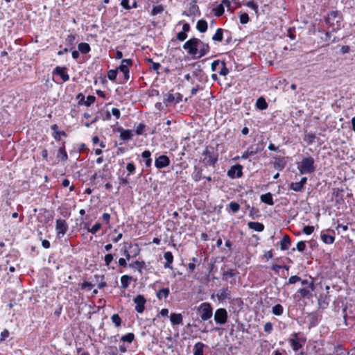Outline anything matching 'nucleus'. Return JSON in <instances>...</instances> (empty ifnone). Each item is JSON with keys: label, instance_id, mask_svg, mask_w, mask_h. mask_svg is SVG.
<instances>
[{"label": "nucleus", "instance_id": "obj_1", "mask_svg": "<svg viewBox=\"0 0 355 355\" xmlns=\"http://www.w3.org/2000/svg\"><path fill=\"white\" fill-rule=\"evenodd\" d=\"M314 159L309 156L304 157L301 162L297 165V169L301 175L309 174L315 171Z\"/></svg>", "mask_w": 355, "mask_h": 355}, {"label": "nucleus", "instance_id": "obj_2", "mask_svg": "<svg viewBox=\"0 0 355 355\" xmlns=\"http://www.w3.org/2000/svg\"><path fill=\"white\" fill-rule=\"evenodd\" d=\"M200 313V318L202 321H206L210 319L213 315V309L209 302H203L200 304L198 309Z\"/></svg>", "mask_w": 355, "mask_h": 355}, {"label": "nucleus", "instance_id": "obj_3", "mask_svg": "<svg viewBox=\"0 0 355 355\" xmlns=\"http://www.w3.org/2000/svg\"><path fill=\"white\" fill-rule=\"evenodd\" d=\"M198 42H199L198 38L193 37L184 44L183 49L187 51L188 54L197 55L198 53Z\"/></svg>", "mask_w": 355, "mask_h": 355}, {"label": "nucleus", "instance_id": "obj_4", "mask_svg": "<svg viewBox=\"0 0 355 355\" xmlns=\"http://www.w3.org/2000/svg\"><path fill=\"white\" fill-rule=\"evenodd\" d=\"M292 336L293 338H290L288 342L293 350L296 352L300 349L302 348L303 345L306 343V339L302 337H299L297 333H293Z\"/></svg>", "mask_w": 355, "mask_h": 355}, {"label": "nucleus", "instance_id": "obj_5", "mask_svg": "<svg viewBox=\"0 0 355 355\" xmlns=\"http://www.w3.org/2000/svg\"><path fill=\"white\" fill-rule=\"evenodd\" d=\"M214 318L216 324L220 325L225 324L228 318L227 311L224 308H219L216 310Z\"/></svg>", "mask_w": 355, "mask_h": 355}, {"label": "nucleus", "instance_id": "obj_6", "mask_svg": "<svg viewBox=\"0 0 355 355\" xmlns=\"http://www.w3.org/2000/svg\"><path fill=\"white\" fill-rule=\"evenodd\" d=\"M204 156L203 162L206 166H214L216 163L218 158L215 155L214 151H210L209 149H206L202 153Z\"/></svg>", "mask_w": 355, "mask_h": 355}, {"label": "nucleus", "instance_id": "obj_7", "mask_svg": "<svg viewBox=\"0 0 355 355\" xmlns=\"http://www.w3.org/2000/svg\"><path fill=\"white\" fill-rule=\"evenodd\" d=\"M68 230V225L65 220L59 218L56 220L55 231L58 236H63Z\"/></svg>", "mask_w": 355, "mask_h": 355}, {"label": "nucleus", "instance_id": "obj_8", "mask_svg": "<svg viewBox=\"0 0 355 355\" xmlns=\"http://www.w3.org/2000/svg\"><path fill=\"white\" fill-rule=\"evenodd\" d=\"M340 17L338 16V12L337 10H332L325 17V22L330 26H334L336 24L340 23Z\"/></svg>", "mask_w": 355, "mask_h": 355}, {"label": "nucleus", "instance_id": "obj_9", "mask_svg": "<svg viewBox=\"0 0 355 355\" xmlns=\"http://www.w3.org/2000/svg\"><path fill=\"white\" fill-rule=\"evenodd\" d=\"M133 301H134L135 304H136L135 310L139 313H143L145 309V304L146 302V300L145 297H144V295H137L134 298Z\"/></svg>", "mask_w": 355, "mask_h": 355}, {"label": "nucleus", "instance_id": "obj_10", "mask_svg": "<svg viewBox=\"0 0 355 355\" xmlns=\"http://www.w3.org/2000/svg\"><path fill=\"white\" fill-rule=\"evenodd\" d=\"M242 169L243 167L240 164L234 165L228 170L227 175L232 179L241 178L243 175Z\"/></svg>", "mask_w": 355, "mask_h": 355}, {"label": "nucleus", "instance_id": "obj_11", "mask_svg": "<svg viewBox=\"0 0 355 355\" xmlns=\"http://www.w3.org/2000/svg\"><path fill=\"white\" fill-rule=\"evenodd\" d=\"M169 164H170L169 157L164 155H159L155 160V166L158 169H161L164 167H166Z\"/></svg>", "mask_w": 355, "mask_h": 355}, {"label": "nucleus", "instance_id": "obj_12", "mask_svg": "<svg viewBox=\"0 0 355 355\" xmlns=\"http://www.w3.org/2000/svg\"><path fill=\"white\" fill-rule=\"evenodd\" d=\"M198 42H198V49L199 48V50L197 55V58H200L207 55L209 52L210 47L208 43H205L201 41L200 39H198Z\"/></svg>", "mask_w": 355, "mask_h": 355}, {"label": "nucleus", "instance_id": "obj_13", "mask_svg": "<svg viewBox=\"0 0 355 355\" xmlns=\"http://www.w3.org/2000/svg\"><path fill=\"white\" fill-rule=\"evenodd\" d=\"M182 95L180 93L167 94L165 95L164 101L167 103H178L182 101Z\"/></svg>", "mask_w": 355, "mask_h": 355}, {"label": "nucleus", "instance_id": "obj_14", "mask_svg": "<svg viewBox=\"0 0 355 355\" xmlns=\"http://www.w3.org/2000/svg\"><path fill=\"white\" fill-rule=\"evenodd\" d=\"M216 297L220 302H223L225 300H230L232 297L231 291L227 287L223 288L217 293Z\"/></svg>", "mask_w": 355, "mask_h": 355}, {"label": "nucleus", "instance_id": "obj_15", "mask_svg": "<svg viewBox=\"0 0 355 355\" xmlns=\"http://www.w3.org/2000/svg\"><path fill=\"white\" fill-rule=\"evenodd\" d=\"M53 73H55L60 76L64 82H67L69 80V76L67 72V68L56 67L53 71Z\"/></svg>", "mask_w": 355, "mask_h": 355}, {"label": "nucleus", "instance_id": "obj_16", "mask_svg": "<svg viewBox=\"0 0 355 355\" xmlns=\"http://www.w3.org/2000/svg\"><path fill=\"white\" fill-rule=\"evenodd\" d=\"M286 164V160L284 157H275L274 167L276 169L282 171L285 168Z\"/></svg>", "mask_w": 355, "mask_h": 355}, {"label": "nucleus", "instance_id": "obj_17", "mask_svg": "<svg viewBox=\"0 0 355 355\" xmlns=\"http://www.w3.org/2000/svg\"><path fill=\"white\" fill-rule=\"evenodd\" d=\"M291 244V240L288 235H284L280 243V248L282 250H287Z\"/></svg>", "mask_w": 355, "mask_h": 355}, {"label": "nucleus", "instance_id": "obj_18", "mask_svg": "<svg viewBox=\"0 0 355 355\" xmlns=\"http://www.w3.org/2000/svg\"><path fill=\"white\" fill-rule=\"evenodd\" d=\"M164 257L166 260V263H164V268H170L171 269L172 268V263H173V254L171 253V252H166L164 254Z\"/></svg>", "mask_w": 355, "mask_h": 355}, {"label": "nucleus", "instance_id": "obj_19", "mask_svg": "<svg viewBox=\"0 0 355 355\" xmlns=\"http://www.w3.org/2000/svg\"><path fill=\"white\" fill-rule=\"evenodd\" d=\"M170 320L173 325L182 324V315L180 313H171Z\"/></svg>", "mask_w": 355, "mask_h": 355}, {"label": "nucleus", "instance_id": "obj_20", "mask_svg": "<svg viewBox=\"0 0 355 355\" xmlns=\"http://www.w3.org/2000/svg\"><path fill=\"white\" fill-rule=\"evenodd\" d=\"M248 226L256 232H262L264 230L263 224L259 222H249Z\"/></svg>", "mask_w": 355, "mask_h": 355}, {"label": "nucleus", "instance_id": "obj_21", "mask_svg": "<svg viewBox=\"0 0 355 355\" xmlns=\"http://www.w3.org/2000/svg\"><path fill=\"white\" fill-rule=\"evenodd\" d=\"M57 157L62 162L67 161L68 159V155L65 149V146L63 144L62 147H60L58 151Z\"/></svg>", "mask_w": 355, "mask_h": 355}, {"label": "nucleus", "instance_id": "obj_22", "mask_svg": "<svg viewBox=\"0 0 355 355\" xmlns=\"http://www.w3.org/2000/svg\"><path fill=\"white\" fill-rule=\"evenodd\" d=\"M207 22L204 19H200L196 24V28L200 33H205L207 30Z\"/></svg>", "mask_w": 355, "mask_h": 355}, {"label": "nucleus", "instance_id": "obj_23", "mask_svg": "<svg viewBox=\"0 0 355 355\" xmlns=\"http://www.w3.org/2000/svg\"><path fill=\"white\" fill-rule=\"evenodd\" d=\"M205 347L206 345L201 342L196 343L194 345L193 355H204L203 349Z\"/></svg>", "mask_w": 355, "mask_h": 355}, {"label": "nucleus", "instance_id": "obj_24", "mask_svg": "<svg viewBox=\"0 0 355 355\" xmlns=\"http://www.w3.org/2000/svg\"><path fill=\"white\" fill-rule=\"evenodd\" d=\"M261 202L268 205H273L274 201L272 199V196L270 193H267L266 194H263L261 196Z\"/></svg>", "mask_w": 355, "mask_h": 355}, {"label": "nucleus", "instance_id": "obj_25", "mask_svg": "<svg viewBox=\"0 0 355 355\" xmlns=\"http://www.w3.org/2000/svg\"><path fill=\"white\" fill-rule=\"evenodd\" d=\"M128 245V248L130 250L129 252L133 258L139 254L140 248L137 244L129 243Z\"/></svg>", "mask_w": 355, "mask_h": 355}, {"label": "nucleus", "instance_id": "obj_26", "mask_svg": "<svg viewBox=\"0 0 355 355\" xmlns=\"http://www.w3.org/2000/svg\"><path fill=\"white\" fill-rule=\"evenodd\" d=\"M251 153H252V155H256L258 153L261 152L264 148L263 143H259L256 146H250L248 147Z\"/></svg>", "mask_w": 355, "mask_h": 355}, {"label": "nucleus", "instance_id": "obj_27", "mask_svg": "<svg viewBox=\"0 0 355 355\" xmlns=\"http://www.w3.org/2000/svg\"><path fill=\"white\" fill-rule=\"evenodd\" d=\"M151 153L149 150H144L141 153L142 158L145 160V165L146 167H150L152 164V159L150 158Z\"/></svg>", "mask_w": 355, "mask_h": 355}, {"label": "nucleus", "instance_id": "obj_28", "mask_svg": "<svg viewBox=\"0 0 355 355\" xmlns=\"http://www.w3.org/2000/svg\"><path fill=\"white\" fill-rule=\"evenodd\" d=\"M144 266L145 262L144 261H135V262L129 264V267L137 269L140 273H141V270Z\"/></svg>", "mask_w": 355, "mask_h": 355}, {"label": "nucleus", "instance_id": "obj_29", "mask_svg": "<svg viewBox=\"0 0 355 355\" xmlns=\"http://www.w3.org/2000/svg\"><path fill=\"white\" fill-rule=\"evenodd\" d=\"M131 279H132L131 276H129L127 275H123L121 277V288H123L124 289L127 288L130 285V282Z\"/></svg>", "mask_w": 355, "mask_h": 355}, {"label": "nucleus", "instance_id": "obj_30", "mask_svg": "<svg viewBox=\"0 0 355 355\" xmlns=\"http://www.w3.org/2000/svg\"><path fill=\"white\" fill-rule=\"evenodd\" d=\"M256 106L261 110H266L268 107V103L263 97H259L256 102Z\"/></svg>", "mask_w": 355, "mask_h": 355}, {"label": "nucleus", "instance_id": "obj_31", "mask_svg": "<svg viewBox=\"0 0 355 355\" xmlns=\"http://www.w3.org/2000/svg\"><path fill=\"white\" fill-rule=\"evenodd\" d=\"M78 51L83 54H86L89 53L91 50L90 46L89 44L85 42H81L78 46Z\"/></svg>", "mask_w": 355, "mask_h": 355}, {"label": "nucleus", "instance_id": "obj_32", "mask_svg": "<svg viewBox=\"0 0 355 355\" xmlns=\"http://www.w3.org/2000/svg\"><path fill=\"white\" fill-rule=\"evenodd\" d=\"M223 39V29L217 28L215 34L212 36V40L214 42H221Z\"/></svg>", "mask_w": 355, "mask_h": 355}, {"label": "nucleus", "instance_id": "obj_33", "mask_svg": "<svg viewBox=\"0 0 355 355\" xmlns=\"http://www.w3.org/2000/svg\"><path fill=\"white\" fill-rule=\"evenodd\" d=\"M132 136L133 134L130 130H123L120 134L121 139L123 141L130 139Z\"/></svg>", "mask_w": 355, "mask_h": 355}, {"label": "nucleus", "instance_id": "obj_34", "mask_svg": "<svg viewBox=\"0 0 355 355\" xmlns=\"http://www.w3.org/2000/svg\"><path fill=\"white\" fill-rule=\"evenodd\" d=\"M304 187L300 182H292L289 186V188L291 190L297 192L302 191L304 190Z\"/></svg>", "mask_w": 355, "mask_h": 355}, {"label": "nucleus", "instance_id": "obj_35", "mask_svg": "<svg viewBox=\"0 0 355 355\" xmlns=\"http://www.w3.org/2000/svg\"><path fill=\"white\" fill-rule=\"evenodd\" d=\"M169 295V289L164 288L157 293V297L159 300L166 299Z\"/></svg>", "mask_w": 355, "mask_h": 355}, {"label": "nucleus", "instance_id": "obj_36", "mask_svg": "<svg viewBox=\"0 0 355 355\" xmlns=\"http://www.w3.org/2000/svg\"><path fill=\"white\" fill-rule=\"evenodd\" d=\"M314 290H311V288H309L307 287H304L302 288H300L298 290V293L300 294L301 297H309L311 296V292Z\"/></svg>", "mask_w": 355, "mask_h": 355}, {"label": "nucleus", "instance_id": "obj_37", "mask_svg": "<svg viewBox=\"0 0 355 355\" xmlns=\"http://www.w3.org/2000/svg\"><path fill=\"white\" fill-rule=\"evenodd\" d=\"M283 312H284V307L279 304H277L272 307V313L275 315H277V316L281 315H282Z\"/></svg>", "mask_w": 355, "mask_h": 355}, {"label": "nucleus", "instance_id": "obj_38", "mask_svg": "<svg viewBox=\"0 0 355 355\" xmlns=\"http://www.w3.org/2000/svg\"><path fill=\"white\" fill-rule=\"evenodd\" d=\"M320 237L322 241L326 244L333 243L335 239L334 236L326 234H322Z\"/></svg>", "mask_w": 355, "mask_h": 355}, {"label": "nucleus", "instance_id": "obj_39", "mask_svg": "<svg viewBox=\"0 0 355 355\" xmlns=\"http://www.w3.org/2000/svg\"><path fill=\"white\" fill-rule=\"evenodd\" d=\"M135 339V335L133 333H128L123 335L121 338V341L131 343Z\"/></svg>", "mask_w": 355, "mask_h": 355}, {"label": "nucleus", "instance_id": "obj_40", "mask_svg": "<svg viewBox=\"0 0 355 355\" xmlns=\"http://www.w3.org/2000/svg\"><path fill=\"white\" fill-rule=\"evenodd\" d=\"M198 6L196 5V3L195 2H193L192 3L190 4L189 13L184 12L183 15H187V16L195 15V12L196 11H198Z\"/></svg>", "mask_w": 355, "mask_h": 355}, {"label": "nucleus", "instance_id": "obj_41", "mask_svg": "<svg viewBox=\"0 0 355 355\" xmlns=\"http://www.w3.org/2000/svg\"><path fill=\"white\" fill-rule=\"evenodd\" d=\"M236 272L234 269H229L223 272V279H227V277H233L236 276Z\"/></svg>", "mask_w": 355, "mask_h": 355}, {"label": "nucleus", "instance_id": "obj_42", "mask_svg": "<svg viewBox=\"0 0 355 355\" xmlns=\"http://www.w3.org/2000/svg\"><path fill=\"white\" fill-rule=\"evenodd\" d=\"M214 15L216 17L221 16L224 13V11H225L223 4H222L220 3L216 8L214 9Z\"/></svg>", "mask_w": 355, "mask_h": 355}, {"label": "nucleus", "instance_id": "obj_43", "mask_svg": "<svg viewBox=\"0 0 355 355\" xmlns=\"http://www.w3.org/2000/svg\"><path fill=\"white\" fill-rule=\"evenodd\" d=\"M164 11V7L162 5L155 6L151 10V15L154 16L162 13Z\"/></svg>", "mask_w": 355, "mask_h": 355}, {"label": "nucleus", "instance_id": "obj_44", "mask_svg": "<svg viewBox=\"0 0 355 355\" xmlns=\"http://www.w3.org/2000/svg\"><path fill=\"white\" fill-rule=\"evenodd\" d=\"M111 320L116 327H118L121 326V319L118 314L112 315L111 317Z\"/></svg>", "mask_w": 355, "mask_h": 355}, {"label": "nucleus", "instance_id": "obj_45", "mask_svg": "<svg viewBox=\"0 0 355 355\" xmlns=\"http://www.w3.org/2000/svg\"><path fill=\"white\" fill-rule=\"evenodd\" d=\"M301 284L302 285L304 286V287H307L309 288H311V290H314V283L313 281H308L307 279L302 280L301 279Z\"/></svg>", "mask_w": 355, "mask_h": 355}, {"label": "nucleus", "instance_id": "obj_46", "mask_svg": "<svg viewBox=\"0 0 355 355\" xmlns=\"http://www.w3.org/2000/svg\"><path fill=\"white\" fill-rule=\"evenodd\" d=\"M101 228V224L100 223H96L94 224L92 228L88 229V231L92 234H96V232Z\"/></svg>", "mask_w": 355, "mask_h": 355}, {"label": "nucleus", "instance_id": "obj_47", "mask_svg": "<svg viewBox=\"0 0 355 355\" xmlns=\"http://www.w3.org/2000/svg\"><path fill=\"white\" fill-rule=\"evenodd\" d=\"M315 135L312 132H309L305 136V140L307 141L309 144H313L315 142Z\"/></svg>", "mask_w": 355, "mask_h": 355}, {"label": "nucleus", "instance_id": "obj_48", "mask_svg": "<svg viewBox=\"0 0 355 355\" xmlns=\"http://www.w3.org/2000/svg\"><path fill=\"white\" fill-rule=\"evenodd\" d=\"M116 76H117V69H116V70L111 69L107 72V78L110 80H112V81L115 80V79L116 78Z\"/></svg>", "mask_w": 355, "mask_h": 355}, {"label": "nucleus", "instance_id": "obj_49", "mask_svg": "<svg viewBox=\"0 0 355 355\" xmlns=\"http://www.w3.org/2000/svg\"><path fill=\"white\" fill-rule=\"evenodd\" d=\"M221 69L219 71L220 76H226L229 73V69L226 67L225 62H221Z\"/></svg>", "mask_w": 355, "mask_h": 355}, {"label": "nucleus", "instance_id": "obj_50", "mask_svg": "<svg viewBox=\"0 0 355 355\" xmlns=\"http://www.w3.org/2000/svg\"><path fill=\"white\" fill-rule=\"evenodd\" d=\"M229 206H230L231 211L233 213H236L239 210V208H240L239 205L236 202H231L230 203Z\"/></svg>", "mask_w": 355, "mask_h": 355}, {"label": "nucleus", "instance_id": "obj_51", "mask_svg": "<svg viewBox=\"0 0 355 355\" xmlns=\"http://www.w3.org/2000/svg\"><path fill=\"white\" fill-rule=\"evenodd\" d=\"M240 22L242 24H247L249 20H250V18H249V16L247 13L245 12H243L242 13L241 15H240Z\"/></svg>", "mask_w": 355, "mask_h": 355}, {"label": "nucleus", "instance_id": "obj_52", "mask_svg": "<svg viewBox=\"0 0 355 355\" xmlns=\"http://www.w3.org/2000/svg\"><path fill=\"white\" fill-rule=\"evenodd\" d=\"M303 232L306 234V235H310L311 234L313 231H314V227L313 226H310V225H306V226H304L303 227Z\"/></svg>", "mask_w": 355, "mask_h": 355}, {"label": "nucleus", "instance_id": "obj_53", "mask_svg": "<svg viewBox=\"0 0 355 355\" xmlns=\"http://www.w3.org/2000/svg\"><path fill=\"white\" fill-rule=\"evenodd\" d=\"M96 101V97L94 96L89 95L87 97V100L85 101V105L86 106H89L93 104Z\"/></svg>", "mask_w": 355, "mask_h": 355}, {"label": "nucleus", "instance_id": "obj_54", "mask_svg": "<svg viewBox=\"0 0 355 355\" xmlns=\"http://www.w3.org/2000/svg\"><path fill=\"white\" fill-rule=\"evenodd\" d=\"M301 281V278L297 276V275H293V276H291L289 279H288V284H295L298 282H300Z\"/></svg>", "mask_w": 355, "mask_h": 355}, {"label": "nucleus", "instance_id": "obj_55", "mask_svg": "<svg viewBox=\"0 0 355 355\" xmlns=\"http://www.w3.org/2000/svg\"><path fill=\"white\" fill-rule=\"evenodd\" d=\"M146 125L143 123H139L137 128H136V134L137 135H141L144 133V128H145Z\"/></svg>", "mask_w": 355, "mask_h": 355}, {"label": "nucleus", "instance_id": "obj_56", "mask_svg": "<svg viewBox=\"0 0 355 355\" xmlns=\"http://www.w3.org/2000/svg\"><path fill=\"white\" fill-rule=\"evenodd\" d=\"M126 169L128 171V175L134 173L135 171V166L134 163H128L126 166Z\"/></svg>", "mask_w": 355, "mask_h": 355}, {"label": "nucleus", "instance_id": "obj_57", "mask_svg": "<svg viewBox=\"0 0 355 355\" xmlns=\"http://www.w3.org/2000/svg\"><path fill=\"white\" fill-rule=\"evenodd\" d=\"M296 249L299 252H303L306 249V243H305V242L304 241H299L297 243Z\"/></svg>", "mask_w": 355, "mask_h": 355}, {"label": "nucleus", "instance_id": "obj_58", "mask_svg": "<svg viewBox=\"0 0 355 355\" xmlns=\"http://www.w3.org/2000/svg\"><path fill=\"white\" fill-rule=\"evenodd\" d=\"M113 255L112 254H107L105 257H104V261H105V265L107 266H109L110 263L113 260Z\"/></svg>", "mask_w": 355, "mask_h": 355}, {"label": "nucleus", "instance_id": "obj_59", "mask_svg": "<svg viewBox=\"0 0 355 355\" xmlns=\"http://www.w3.org/2000/svg\"><path fill=\"white\" fill-rule=\"evenodd\" d=\"M132 62L130 59H123L121 60L120 66H123L124 67H127L129 69V67L131 66Z\"/></svg>", "mask_w": 355, "mask_h": 355}, {"label": "nucleus", "instance_id": "obj_60", "mask_svg": "<svg viewBox=\"0 0 355 355\" xmlns=\"http://www.w3.org/2000/svg\"><path fill=\"white\" fill-rule=\"evenodd\" d=\"M111 113L116 119H119L121 116V112L118 108H112L111 110Z\"/></svg>", "mask_w": 355, "mask_h": 355}, {"label": "nucleus", "instance_id": "obj_61", "mask_svg": "<svg viewBox=\"0 0 355 355\" xmlns=\"http://www.w3.org/2000/svg\"><path fill=\"white\" fill-rule=\"evenodd\" d=\"M246 6L250 8H252V10H254L255 12H257V10H258V6L256 3H254V1H248L247 3H246Z\"/></svg>", "mask_w": 355, "mask_h": 355}, {"label": "nucleus", "instance_id": "obj_62", "mask_svg": "<svg viewBox=\"0 0 355 355\" xmlns=\"http://www.w3.org/2000/svg\"><path fill=\"white\" fill-rule=\"evenodd\" d=\"M187 34L185 33L184 32H179L178 34H177V39L179 40L180 41H184L187 39Z\"/></svg>", "mask_w": 355, "mask_h": 355}, {"label": "nucleus", "instance_id": "obj_63", "mask_svg": "<svg viewBox=\"0 0 355 355\" xmlns=\"http://www.w3.org/2000/svg\"><path fill=\"white\" fill-rule=\"evenodd\" d=\"M258 213H259V210L258 209H254V207H252L250 211V216L252 218V219H254L256 217L258 216Z\"/></svg>", "mask_w": 355, "mask_h": 355}, {"label": "nucleus", "instance_id": "obj_64", "mask_svg": "<svg viewBox=\"0 0 355 355\" xmlns=\"http://www.w3.org/2000/svg\"><path fill=\"white\" fill-rule=\"evenodd\" d=\"M264 331L267 333H270L272 330V324L270 322H266L263 327Z\"/></svg>", "mask_w": 355, "mask_h": 355}]
</instances>
